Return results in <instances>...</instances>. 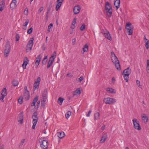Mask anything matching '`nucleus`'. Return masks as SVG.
I'll return each instance as SVG.
<instances>
[{
	"instance_id": "obj_1",
	"label": "nucleus",
	"mask_w": 149,
	"mask_h": 149,
	"mask_svg": "<svg viewBox=\"0 0 149 149\" xmlns=\"http://www.w3.org/2000/svg\"><path fill=\"white\" fill-rule=\"evenodd\" d=\"M111 59L112 62L114 63L116 68L118 70H120L121 68L119 61L117 57L113 52H111Z\"/></svg>"
},
{
	"instance_id": "obj_2",
	"label": "nucleus",
	"mask_w": 149,
	"mask_h": 149,
	"mask_svg": "<svg viewBox=\"0 0 149 149\" xmlns=\"http://www.w3.org/2000/svg\"><path fill=\"white\" fill-rule=\"evenodd\" d=\"M105 12L108 17H111L112 13V9L111 4L108 2L105 3Z\"/></svg>"
},
{
	"instance_id": "obj_3",
	"label": "nucleus",
	"mask_w": 149,
	"mask_h": 149,
	"mask_svg": "<svg viewBox=\"0 0 149 149\" xmlns=\"http://www.w3.org/2000/svg\"><path fill=\"white\" fill-rule=\"evenodd\" d=\"M125 28L127 31V33L129 35H132L133 33L134 27L131 23L128 22L125 26Z\"/></svg>"
},
{
	"instance_id": "obj_4",
	"label": "nucleus",
	"mask_w": 149,
	"mask_h": 149,
	"mask_svg": "<svg viewBox=\"0 0 149 149\" xmlns=\"http://www.w3.org/2000/svg\"><path fill=\"white\" fill-rule=\"evenodd\" d=\"M37 113L36 112H34L32 116V118L33 119V125L32 127V128L34 129L35 128V127L37 122L38 120V117L37 116Z\"/></svg>"
},
{
	"instance_id": "obj_5",
	"label": "nucleus",
	"mask_w": 149,
	"mask_h": 149,
	"mask_svg": "<svg viewBox=\"0 0 149 149\" xmlns=\"http://www.w3.org/2000/svg\"><path fill=\"white\" fill-rule=\"evenodd\" d=\"M40 146L43 149H47L48 146V142L45 140H43L41 141H39Z\"/></svg>"
},
{
	"instance_id": "obj_6",
	"label": "nucleus",
	"mask_w": 149,
	"mask_h": 149,
	"mask_svg": "<svg viewBox=\"0 0 149 149\" xmlns=\"http://www.w3.org/2000/svg\"><path fill=\"white\" fill-rule=\"evenodd\" d=\"M134 128L136 130H139L141 128L139 124V122L136 119H134L132 120Z\"/></svg>"
},
{
	"instance_id": "obj_7",
	"label": "nucleus",
	"mask_w": 149,
	"mask_h": 149,
	"mask_svg": "<svg viewBox=\"0 0 149 149\" xmlns=\"http://www.w3.org/2000/svg\"><path fill=\"white\" fill-rule=\"evenodd\" d=\"M105 103L113 104L116 102L115 99L110 97L104 98L103 100Z\"/></svg>"
},
{
	"instance_id": "obj_8",
	"label": "nucleus",
	"mask_w": 149,
	"mask_h": 149,
	"mask_svg": "<svg viewBox=\"0 0 149 149\" xmlns=\"http://www.w3.org/2000/svg\"><path fill=\"white\" fill-rule=\"evenodd\" d=\"M34 38H32L31 40H30L29 42L27 45V48L26 49V52H29L30 50H31L32 49L33 45V41Z\"/></svg>"
},
{
	"instance_id": "obj_9",
	"label": "nucleus",
	"mask_w": 149,
	"mask_h": 149,
	"mask_svg": "<svg viewBox=\"0 0 149 149\" xmlns=\"http://www.w3.org/2000/svg\"><path fill=\"white\" fill-rule=\"evenodd\" d=\"M56 55H52L51 57H50L49 59V61H48L47 65V68H49L52 65L53 63L54 59L55 58Z\"/></svg>"
},
{
	"instance_id": "obj_10",
	"label": "nucleus",
	"mask_w": 149,
	"mask_h": 149,
	"mask_svg": "<svg viewBox=\"0 0 149 149\" xmlns=\"http://www.w3.org/2000/svg\"><path fill=\"white\" fill-rule=\"evenodd\" d=\"M42 58V56L40 55H39L36 58V61L35 64V67L37 68Z\"/></svg>"
},
{
	"instance_id": "obj_11",
	"label": "nucleus",
	"mask_w": 149,
	"mask_h": 149,
	"mask_svg": "<svg viewBox=\"0 0 149 149\" xmlns=\"http://www.w3.org/2000/svg\"><path fill=\"white\" fill-rule=\"evenodd\" d=\"M81 8L79 5L75 6L73 9V11L74 14H77L80 11Z\"/></svg>"
},
{
	"instance_id": "obj_12",
	"label": "nucleus",
	"mask_w": 149,
	"mask_h": 149,
	"mask_svg": "<svg viewBox=\"0 0 149 149\" xmlns=\"http://www.w3.org/2000/svg\"><path fill=\"white\" fill-rule=\"evenodd\" d=\"M64 0H57V4L56 5V10L58 11L61 6L62 3Z\"/></svg>"
},
{
	"instance_id": "obj_13",
	"label": "nucleus",
	"mask_w": 149,
	"mask_h": 149,
	"mask_svg": "<svg viewBox=\"0 0 149 149\" xmlns=\"http://www.w3.org/2000/svg\"><path fill=\"white\" fill-rule=\"evenodd\" d=\"M107 138V133H106L104 134L102 137H101V139L100 140V142L101 143H104L106 140Z\"/></svg>"
},
{
	"instance_id": "obj_14",
	"label": "nucleus",
	"mask_w": 149,
	"mask_h": 149,
	"mask_svg": "<svg viewBox=\"0 0 149 149\" xmlns=\"http://www.w3.org/2000/svg\"><path fill=\"white\" fill-rule=\"evenodd\" d=\"M131 73V70L130 69L129 67L127 68V69L125 70L123 73V75H130Z\"/></svg>"
},
{
	"instance_id": "obj_15",
	"label": "nucleus",
	"mask_w": 149,
	"mask_h": 149,
	"mask_svg": "<svg viewBox=\"0 0 149 149\" xmlns=\"http://www.w3.org/2000/svg\"><path fill=\"white\" fill-rule=\"evenodd\" d=\"M24 96L25 100H28L29 99L30 95L29 91H24Z\"/></svg>"
},
{
	"instance_id": "obj_16",
	"label": "nucleus",
	"mask_w": 149,
	"mask_h": 149,
	"mask_svg": "<svg viewBox=\"0 0 149 149\" xmlns=\"http://www.w3.org/2000/svg\"><path fill=\"white\" fill-rule=\"evenodd\" d=\"M47 89H45L42 94V100H47Z\"/></svg>"
},
{
	"instance_id": "obj_17",
	"label": "nucleus",
	"mask_w": 149,
	"mask_h": 149,
	"mask_svg": "<svg viewBox=\"0 0 149 149\" xmlns=\"http://www.w3.org/2000/svg\"><path fill=\"white\" fill-rule=\"evenodd\" d=\"M26 59V61L24 60V63L22 65V67L23 69H25L26 68V66L27 64L28 63L29 60L28 59L27 57H25Z\"/></svg>"
},
{
	"instance_id": "obj_18",
	"label": "nucleus",
	"mask_w": 149,
	"mask_h": 149,
	"mask_svg": "<svg viewBox=\"0 0 149 149\" xmlns=\"http://www.w3.org/2000/svg\"><path fill=\"white\" fill-rule=\"evenodd\" d=\"M5 0H2L0 2V11H2L5 5Z\"/></svg>"
},
{
	"instance_id": "obj_19",
	"label": "nucleus",
	"mask_w": 149,
	"mask_h": 149,
	"mask_svg": "<svg viewBox=\"0 0 149 149\" xmlns=\"http://www.w3.org/2000/svg\"><path fill=\"white\" fill-rule=\"evenodd\" d=\"M23 115L22 113H20L19 115L18 121L20 122L21 124H22L23 123Z\"/></svg>"
},
{
	"instance_id": "obj_20",
	"label": "nucleus",
	"mask_w": 149,
	"mask_h": 149,
	"mask_svg": "<svg viewBox=\"0 0 149 149\" xmlns=\"http://www.w3.org/2000/svg\"><path fill=\"white\" fill-rule=\"evenodd\" d=\"M38 96L37 95L34 98L33 102L31 104V106H35L36 103L38 101Z\"/></svg>"
},
{
	"instance_id": "obj_21",
	"label": "nucleus",
	"mask_w": 149,
	"mask_h": 149,
	"mask_svg": "<svg viewBox=\"0 0 149 149\" xmlns=\"http://www.w3.org/2000/svg\"><path fill=\"white\" fill-rule=\"evenodd\" d=\"M57 135L58 137L61 139L64 137L65 134L63 132H59L57 133Z\"/></svg>"
},
{
	"instance_id": "obj_22",
	"label": "nucleus",
	"mask_w": 149,
	"mask_h": 149,
	"mask_svg": "<svg viewBox=\"0 0 149 149\" xmlns=\"http://www.w3.org/2000/svg\"><path fill=\"white\" fill-rule=\"evenodd\" d=\"M106 90L107 91L111 93H115L116 91L115 89L109 87L106 88Z\"/></svg>"
},
{
	"instance_id": "obj_23",
	"label": "nucleus",
	"mask_w": 149,
	"mask_h": 149,
	"mask_svg": "<svg viewBox=\"0 0 149 149\" xmlns=\"http://www.w3.org/2000/svg\"><path fill=\"white\" fill-rule=\"evenodd\" d=\"M104 34L106 38L110 40H112L111 36L109 32H107V33H104Z\"/></svg>"
},
{
	"instance_id": "obj_24",
	"label": "nucleus",
	"mask_w": 149,
	"mask_h": 149,
	"mask_svg": "<svg viewBox=\"0 0 149 149\" xmlns=\"http://www.w3.org/2000/svg\"><path fill=\"white\" fill-rule=\"evenodd\" d=\"M120 3V0H116L115 1L114 4V5L116 7L117 9L119 7Z\"/></svg>"
},
{
	"instance_id": "obj_25",
	"label": "nucleus",
	"mask_w": 149,
	"mask_h": 149,
	"mask_svg": "<svg viewBox=\"0 0 149 149\" xmlns=\"http://www.w3.org/2000/svg\"><path fill=\"white\" fill-rule=\"evenodd\" d=\"M142 120L144 121V123H146L148 120V118L145 114H143L142 116Z\"/></svg>"
},
{
	"instance_id": "obj_26",
	"label": "nucleus",
	"mask_w": 149,
	"mask_h": 149,
	"mask_svg": "<svg viewBox=\"0 0 149 149\" xmlns=\"http://www.w3.org/2000/svg\"><path fill=\"white\" fill-rule=\"evenodd\" d=\"M81 93V91L78 88L75 91H74L73 93V95H78L80 94Z\"/></svg>"
},
{
	"instance_id": "obj_27",
	"label": "nucleus",
	"mask_w": 149,
	"mask_h": 149,
	"mask_svg": "<svg viewBox=\"0 0 149 149\" xmlns=\"http://www.w3.org/2000/svg\"><path fill=\"white\" fill-rule=\"evenodd\" d=\"M1 92V95H4L5 96H6L7 95V90L6 88H4L2 90Z\"/></svg>"
},
{
	"instance_id": "obj_28",
	"label": "nucleus",
	"mask_w": 149,
	"mask_h": 149,
	"mask_svg": "<svg viewBox=\"0 0 149 149\" xmlns=\"http://www.w3.org/2000/svg\"><path fill=\"white\" fill-rule=\"evenodd\" d=\"M39 84L35 82L33 84V90L34 91H35L36 89L38 88H39Z\"/></svg>"
},
{
	"instance_id": "obj_29",
	"label": "nucleus",
	"mask_w": 149,
	"mask_h": 149,
	"mask_svg": "<svg viewBox=\"0 0 149 149\" xmlns=\"http://www.w3.org/2000/svg\"><path fill=\"white\" fill-rule=\"evenodd\" d=\"M100 114L98 112L95 113L94 115V119L95 120L98 119L99 118Z\"/></svg>"
},
{
	"instance_id": "obj_30",
	"label": "nucleus",
	"mask_w": 149,
	"mask_h": 149,
	"mask_svg": "<svg viewBox=\"0 0 149 149\" xmlns=\"http://www.w3.org/2000/svg\"><path fill=\"white\" fill-rule=\"evenodd\" d=\"M83 50L84 52H87L88 50V46L87 44L84 45L83 48Z\"/></svg>"
},
{
	"instance_id": "obj_31",
	"label": "nucleus",
	"mask_w": 149,
	"mask_h": 149,
	"mask_svg": "<svg viewBox=\"0 0 149 149\" xmlns=\"http://www.w3.org/2000/svg\"><path fill=\"white\" fill-rule=\"evenodd\" d=\"M10 49H5V51L4 52V54L6 57H7L8 55L9 54L10 51Z\"/></svg>"
},
{
	"instance_id": "obj_32",
	"label": "nucleus",
	"mask_w": 149,
	"mask_h": 149,
	"mask_svg": "<svg viewBox=\"0 0 149 149\" xmlns=\"http://www.w3.org/2000/svg\"><path fill=\"white\" fill-rule=\"evenodd\" d=\"M5 49H10V47L9 44V42L8 40H7L6 42Z\"/></svg>"
},
{
	"instance_id": "obj_33",
	"label": "nucleus",
	"mask_w": 149,
	"mask_h": 149,
	"mask_svg": "<svg viewBox=\"0 0 149 149\" xmlns=\"http://www.w3.org/2000/svg\"><path fill=\"white\" fill-rule=\"evenodd\" d=\"M123 76L124 80L126 82H127L128 81L129 78V75H123Z\"/></svg>"
},
{
	"instance_id": "obj_34",
	"label": "nucleus",
	"mask_w": 149,
	"mask_h": 149,
	"mask_svg": "<svg viewBox=\"0 0 149 149\" xmlns=\"http://www.w3.org/2000/svg\"><path fill=\"white\" fill-rule=\"evenodd\" d=\"M63 100L64 99L63 98L61 97H59L58 99V103L59 104H61L63 101Z\"/></svg>"
},
{
	"instance_id": "obj_35",
	"label": "nucleus",
	"mask_w": 149,
	"mask_h": 149,
	"mask_svg": "<svg viewBox=\"0 0 149 149\" xmlns=\"http://www.w3.org/2000/svg\"><path fill=\"white\" fill-rule=\"evenodd\" d=\"M12 84L14 86H16L18 85V82L17 81L14 79L12 82Z\"/></svg>"
},
{
	"instance_id": "obj_36",
	"label": "nucleus",
	"mask_w": 149,
	"mask_h": 149,
	"mask_svg": "<svg viewBox=\"0 0 149 149\" xmlns=\"http://www.w3.org/2000/svg\"><path fill=\"white\" fill-rule=\"evenodd\" d=\"M71 111H68L65 114V117L66 118H68L71 115Z\"/></svg>"
},
{
	"instance_id": "obj_37",
	"label": "nucleus",
	"mask_w": 149,
	"mask_h": 149,
	"mask_svg": "<svg viewBox=\"0 0 149 149\" xmlns=\"http://www.w3.org/2000/svg\"><path fill=\"white\" fill-rule=\"evenodd\" d=\"M145 47L147 49H148L149 48V41L148 40V41H145Z\"/></svg>"
},
{
	"instance_id": "obj_38",
	"label": "nucleus",
	"mask_w": 149,
	"mask_h": 149,
	"mask_svg": "<svg viewBox=\"0 0 149 149\" xmlns=\"http://www.w3.org/2000/svg\"><path fill=\"white\" fill-rule=\"evenodd\" d=\"M46 100H42L41 101V106L42 107H44L45 106V102L46 101Z\"/></svg>"
},
{
	"instance_id": "obj_39",
	"label": "nucleus",
	"mask_w": 149,
	"mask_h": 149,
	"mask_svg": "<svg viewBox=\"0 0 149 149\" xmlns=\"http://www.w3.org/2000/svg\"><path fill=\"white\" fill-rule=\"evenodd\" d=\"M146 69L147 72L149 73V60H148L147 61Z\"/></svg>"
},
{
	"instance_id": "obj_40",
	"label": "nucleus",
	"mask_w": 149,
	"mask_h": 149,
	"mask_svg": "<svg viewBox=\"0 0 149 149\" xmlns=\"http://www.w3.org/2000/svg\"><path fill=\"white\" fill-rule=\"evenodd\" d=\"M86 25L84 24H83L80 28L81 31H83L85 28Z\"/></svg>"
},
{
	"instance_id": "obj_41",
	"label": "nucleus",
	"mask_w": 149,
	"mask_h": 149,
	"mask_svg": "<svg viewBox=\"0 0 149 149\" xmlns=\"http://www.w3.org/2000/svg\"><path fill=\"white\" fill-rule=\"evenodd\" d=\"M10 8L12 9H13L14 8L16 7V5L14 4V3L11 2L10 4Z\"/></svg>"
},
{
	"instance_id": "obj_42",
	"label": "nucleus",
	"mask_w": 149,
	"mask_h": 149,
	"mask_svg": "<svg viewBox=\"0 0 149 149\" xmlns=\"http://www.w3.org/2000/svg\"><path fill=\"white\" fill-rule=\"evenodd\" d=\"M53 26V24L52 23H51L49 24V25L48 26V32H50V29H52Z\"/></svg>"
},
{
	"instance_id": "obj_43",
	"label": "nucleus",
	"mask_w": 149,
	"mask_h": 149,
	"mask_svg": "<svg viewBox=\"0 0 149 149\" xmlns=\"http://www.w3.org/2000/svg\"><path fill=\"white\" fill-rule=\"evenodd\" d=\"M33 28L32 27L30 28L29 29L27 30V33L29 34H31L33 31Z\"/></svg>"
},
{
	"instance_id": "obj_44",
	"label": "nucleus",
	"mask_w": 149,
	"mask_h": 149,
	"mask_svg": "<svg viewBox=\"0 0 149 149\" xmlns=\"http://www.w3.org/2000/svg\"><path fill=\"white\" fill-rule=\"evenodd\" d=\"M24 14L25 15H27L28 14V9L27 8H26L25 9V10L24 11Z\"/></svg>"
},
{
	"instance_id": "obj_45",
	"label": "nucleus",
	"mask_w": 149,
	"mask_h": 149,
	"mask_svg": "<svg viewBox=\"0 0 149 149\" xmlns=\"http://www.w3.org/2000/svg\"><path fill=\"white\" fill-rule=\"evenodd\" d=\"M20 37L19 34H16L15 36L16 41H18L19 40Z\"/></svg>"
},
{
	"instance_id": "obj_46",
	"label": "nucleus",
	"mask_w": 149,
	"mask_h": 149,
	"mask_svg": "<svg viewBox=\"0 0 149 149\" xmlns=\"http://www.w3.org/2000/svg\"><path fill=\"white\" fill-rule=\"evenodd\" d=\"M76 21H77L76 18V17L74 18L72 22V24L73 26H74L75 24L76 23Z\"/></svg>"
},
{
	"instance_id": "obj_47",
	"label": "nucleus",
	"mask_w": 149,
	"mask_h": 149,
	"mask_svg": "<svg viewBox=\"0 0 149 149\" xmlns=\"http://www.w3.org/2000/svg\"><path fill=\"white\" fill-rule=\"evenodd\" d=\"M22 100L23 98L22 97H20V98L18 99V102L20 104H21L22 103Z\"/></svg>"
},
{
	"instance_id": "obj_48",
	"label": "nucleus",
	"mask_w": 149,
	"mask_h": 149,
	"mask_svg": "<svg viewBox=\"0 0 149 149\" xmlns=\"http://www.w3.org/2000/svg\"><path fill=\"white\" fill-rule=\"evenodd\" d=\"M44 9V8L43 7H41L40 8L38 11V14H40L41 12Z\"/></svg>"
},
{
	"instance_id": "obj_49",
	"label": "nucleus",
	"mask_w": 149,
	"mask_h": 149,
	"mask_svg": "<svg viewBox=\"0 0 149 149\" xmlns=\"http://www.w3.org/2000/svg\"><path fill=\"white\" fill-rule=\"evenodd\" d=\"M41 80V79L40 77H38L37 79V80L35 81L36 82H37L40 84V82Z\"/></svg>"
},
{
	"instance_id": "obj_50",
	"label": "nucleus",
	"mask_w": 149,
	"mask_h": 149,
	"mask_svg": "<svg viewBox=\"0 0 149 149\" xmlns=\"http://www.w3.org/2000/svg\"><path fill=\"white\" fill-rule=\"evenodd\" d=\"M29 23V20L28 19H27L26 21V22L24 23V25H23L24 26H26Z\"/></svg>"
},
{
	"instance_id": "obj_51",
	"label": "nucleus",
	"mask_w": 149,
	"mask_h": 149,
	"mask_svg": "<svg viewBox=\"0 0 149 149\" xmlns=\"http://www.w3.org/2000/svg\"><path fill=\"white\" fill-rule=\"evenodd\" d=\"M52 7V4L51 3L49 6V7L47 8V10H48V11H50L51 10V8Z\"/></svg>"
},
{
	"instance_id": "obj_52",
	"label": "nucleus",
	"mask_w": 149,
	"mask_h": 149,
	"mask_svg": "<svg viewBox=\"0 0 149 149\" xmlns=\"http://www.w3.org/2000/svg\"><path fill=\"white\" fill-rule=\"evenodd\" d=\"M47 61V60H45L43 59L42 62V65H45Z\"/></svg>"
},
{
	"instance_id": "obj_53",
	"label": "nucleus",
	"mask_w": 149,
	"mask_h": 149,
	"mask_svg": "<svg viewBox=\"0 0 149 149\" xmlns=\"http://www.w3.org/2000/svg\"><path fill=\"white\" fill-rule=\"evenodd\" d=\"M5 96L4 95H1V96L0 97V100L3 102V99Z\"/></svg>"
},
{
	"instance_id": "obj_54",
	"label": "nucleus",
	"mask_w": 149,
	"mask_h": 149,
	"mask_svg": "<svg viewBox=\"0 0 149 149\" xmlns=\"http://www.w3.org/2000/svg\"><path fill=\"white\" fill-rule=\"evenodd\" d=\"M111 81L112 82V83L114 84L116 81V79L114 77H113L111 79Z\"/></svg>"
},
{
	"instance_id": "obj_55",
	"label": "nucleus",
	"mask_w": 149,
	"mask_h": 149,
	"mask_svg": "<svg viewBox=\"0 0 149 149\" xmlns=\"http://www.w3.org/2000/svg\"><path fill=\"white\" fill-rule=\"evenodd\" d=\"M91 112V111L90 110L89 111L88 113L87 114L86 116L87 117H89L90 116V115Z\"/></svg>"
},
{
	"instance_id": "obj_56",
	"label": "nucleus",
	"mask_w": 149,
	"mask_h": 149,
	"mask_svg": "<svg viewBox=\"0 0 149 149\" xmlns=\"http://www.w3.org/2000/svg\"><path fill=\"white\" fill-rule=\"evenodd\" d=\"M84 77H81L79 78V81L81 82L84 79Z\"/></svg>"
},
{
	"instance_id": "obj_57",
	"label": "nucleus",
	"mask_w": 149,
	"mask_h": 149,
	"mask_svg": "<svg viewBox=\"0 0 149 149\" xmlns=\"http://www.w3.org/2000/svg\"><path fill=\"white\" fill-rule=\"evenodd\" d=\"M76 40L75 38H74L72 40V44L73 45H74L75 43V42Z\"/></svg>"
},
{
	"instance_id": "obj_58",
	"label": "nucleus",
	"mask_w": 149,
	"mask_h": 149,
	"mask_svg": "<svg viewBox=\"0 0 149 149\" xmlns=\"http://www.w3.org/2000/svg\"><path fill=\"white\" fill-rule=\"evenodd\" d=\"M136 84H137V85L139 86H140V81L137 80H136Z\"/></svg>"
},
{
	"instance_id": "obj_59",
	"label": "nucleus",
	"mask_w": 149,
	"mask_h": 149,
	"mask_svg": "<svg viewBox=\"0 0 149 149\" xmlns=\"http://www.w3.org/2000/svg\"><path fill=\"white\" fill-rule=\"evenodd\" d=\"M48 14H46V21H47L48 20Z\"/></svg>"
},
{
	"instance_id": "obj_60",
	"label": "nucleus",
	"mask_w": 149,
	"mask_h": 149,
	"mask_svg": "<svg viewBox=\"0 0 149 149\" xmlns=\"http://www.w3.org/2000/svg\"><path fill=\"white\" fill-rule=\"evenodd\" d=\"M12 3H14V4H16V3H17L16 0H12Z\"/></svg>"
},
{
	"instance_id": "obj_61",
	"label": "nucleus",
	"mask_w": 149,
	"mask_h": 149,
	"mask_svg": "<svg viewBox=\"0 0 149 149\" xmlns=\"http://www.w3.org/2000/svg\"><path fill=\"white\" fill-rule=\"evenodd\" d=\"M105 128V125H103L102 127H101V130H104V129Z\"/></svg>"
},
{
	"instance_id": "obj_62",
	"label": "nucleus",
	"mask_w": 149,
	"mask_h": 149,
	"mask_svg": "<svg viewBox=\"0 0 149 149\" xmlns=\"http://www.w3.org/2000/svg\"><path fill=\"white\" fill-rule=\"evenodd\" d=\"M24 141H25V139H23L21 141V143H22V144H21V145H23V144L24 143Z\"/></svg>"
},
{
	"instance_id": "obj_63",
	"label": "nucleus",
	"mask_w": 149,
	"mask_h": 149,
	"mask_svg": "<svg viewBox=\"0 0 149 149\" xmlns=\"http://www.w3.org/2000/svg\"><path fill=\"white\" fill-rule=\"evenodd\" d=\"M24 89V90H25L24 91H28L27 89V87L26 86H25Z\"/></svg>"
},
{
	"instance_id": "obj_64",
	"label": "nucleus",
	"mask_w": 149,
	"mask_h": 149,
	"mask_svg": "<svg viewBox=\"0 0 149 149\" xmlns=\"http://www.w3.org/2000/svg\"><path fill=\"white\" fill-rule=\"evenodd\" d=\"M42 49L44 51L45 50V45L44 44H43L42 47Z\"/></svg>"
}]
</instances>
